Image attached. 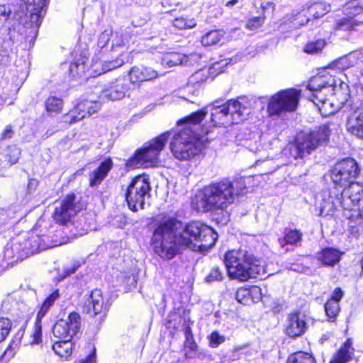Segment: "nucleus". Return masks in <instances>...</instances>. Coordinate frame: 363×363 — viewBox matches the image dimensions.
<instances>
[{
  "label": "nucleus",
  "mask_w": 363,
  "mask_h": 363,
  "mask_svg": "<svg viewBox=\"0 0 363 363\" xmlns=\"http://www.w3.org/2000/svg\"><path fill=\"white\" fill-rule=\"evenodd\" d=\"M181 225L176 218L169 216L155 219L151 245L161 258L172 259L179 252L180 246L206 252L215 245L218 234L211 227L199 221L191 222L177 234Z\"/></svg>",
  "instance_id": "nucleus-1"
},
{
  "label": "nucleus",
  "mask_w": 363,
  "mask_h": 363,
  "mask_svg": "<svg viewBox=\"0 0 363 363\" xmlns=\"http://www.w3.org/2000/svg\"><path fill=\"white\" fill-rule=\"evenodd\" d=\"M343 187L342 191L334 186L322 191L320 213L332 216L337 211H342L351 226L360 225L363 218V184L352 183Z\"/></svg>",
  "instance_id": "nucleus-2"
},
{
  "label": "nucleus",
  "mask_w": 363,
  "mask_h": 363,
  "mask_svg": "<svg viewBox=\"0 0 363 363\" xmlns=\"http://www.w3.org/2000/svg\"><path fill=\"white\" fill-rule=\"evenodd\" d=\"M306 88L311 93L308 97L324 117L347 108L348 86L340 82L337 86V81L330 74L311 77Z\"/></svg>",
  "instance_id": "nucleus-3"
},
{
  "label": "nucleus",
  "mask_w": 363,
  "mask_h": 363,
  "mask_svg": "<svg viewBox=\"0 0 363 363\" xmlns=\"http://www.w3.org/2000/svg\"><path fill=\"white\" fill-rule=\"evenodd\" d=\"M246 191V184L243 178L235 181L222 179L206 186L195 196L192 206L203 213L223 211L240 196L245 194Z\"/></svg>",
  "instance_id": "nucleus-4"
},
{
  "label": "nucleus",
  "mask_w": 363,
  "mask_h": 363,
  "mask_svg": "<svg viewBox=\"0 0 363 363\" xmlns=\"http://www.w3.org/2000/svg\"><path fill=\"white\" fill-rule=\"evenodd\" d=\"M224 263L228 276L232 279L246 281L265 273L260 262L243 249L228 251L224 256Z\"/></svg>",
  "instance_id": "nucleus-5"
},
{
  "label": "nucleus",
  "mask_w": 363,
  "mask_h": 363,
  "mask_svg": "<svg viewBox=\"0 0 363 363\" xmlns=\"http://www.w3.org/2000/svg\"><path fill=\"white\" fill-rule=\"evenodd\" d=\"M211 112V121L201 124V126H208L210 132L216 126L225 125L242 122L247 115V108L237 100H229L224 104H220L219 100H216L211 105L203 108Z\"/></svg>",
  "instance_id": "nucleus-6"
},
{
  "label": "nucleus",
  "mask_w": 363,
  "mask_h": 363,
  "mask_svg": "<svg viewBox=\"0 0 363 363\" xmlns=\"http://www.w3.org/2000/svg\"><path fill=\"white\" fill-rule=\"evenodd\" d=\"M331 135L329 125L323 124L308 132L300 133L289 147V154L294 159L303 158L318 148L328 145Z\"/></svg>",
  "instance_id": "nucleus-7"
},
{
  "label": "nucleus",
  "mask_w": 363,
  "mask_h": 363,
  "mask_svg": "<svg viewBox=\"0 0 363 363\" xmlns=\"http://www.w3.org/2000/svg\"><path fill=\"white\" fill-rule=\"evenodd\" d=\"M48 2V0H23V4L20 5L21 12L24 15L22 22L26 40L32 42L37 38Z\"/></svg>",
  "instance_id": "nucleus-8"
},
{
  "label": "nucleus",
  "mask_w": 363,
  "mask_h": 363,
  "mask_svg": "<svg viewBox=\"0 0 363 363\" xmlns=\"http://www.w3.org/2000/svg\"><path fill=\"white\" fill-rule=\"evenodd\" d=\"M171 135L172 132H166L150 140L128 160L127 165L133 169L155 166L158 162L159 155Z\"/></svg>",
  "instance_id": "nucleus-9"
},
{
  "label": "nucleus",
  "mask_w": 363,
  "mask_h": 363,
  "mask_svg": "<svg viewBox=\"0 0 363 363\" xmlns=\"http://www.w3.org/2000/svg\"><path fill=\"white\" fill-rule=\"evenodd\" d=\"M206 116V111L201 109L184 118L179 122L183 123V128L174 134L171 143L180 142L182 144L187 143L198 144V141L202 135H208L210 133L208 126H201V123Z\"/></svg>",
  "instance_id": "nucleus-10"
},
{
  "label": "nucleus",
  "mask_w": 363,
  "mask_h": 363,
  "mask_svg": "<svg viewBox=\"0 0 363 363\" xmlns=\"http://www.w3.org/2000/svg\"><path fill=\"white\" fill-rule=\"evenodd\" d=\"M11 10L6 5L0 6V46L4 52H13L14 48L21 41L20 23L10 19Z\"/></svg>",
  "instance_id": "nucleus-11"
},
{
  "label": "nucleus",
  "mask_w": 363,
  "mask_h": 363,
  "mask_svg": "<svg viewBox=\"0 0 363 363\" xmlns=\"http://www.w3.org/2000/svg\"><path fill=\"white\" fill-rule=\"evenodd\" d=\"M361 172V168L357 162L347 157L335 163L330 173V178L335 186L343 187L357 183L355 180Z\"/></svg>",
  "instance_id": "nucleus-12"
},
{
  "label": "nucleus",
  "mask_w": 363,
  "mask_h": 363,
  "mask_svg": "<svg viewBox=\"0 0 363 363\" xmlns=\"http://www.w3.org/2000/svg\"><path fill=\"white\" fill-rule=\"evenodd\" d=\"M151 186L147 179L143 176L134 178L125 192V200L129 208L138 211L144 208L145 201L150 197Z\"/></svg>",
  "instance_id": "nucleus-13"
},
{
  "label": "nucleus",
  "mask_w": 363,
  "mask_h": 363,
  "mask_svg": "<svg viewBox=\"0 0 363 363\" xmlns=\"http://www.w3.org/2000/svg\"><path fill=\"white\" fill-rule=\"evenodd\" d=\"M300 91L288 89L279 91L270 98L267 111L270 116L294 111L299 101Z\"/></svg>",
  "instance_id": "nucleus-14"
},
{
  "label": "nucleus",
  "mask_w": 363,
  "mask_h": 363,
  "mask_svg": "<svg viewBox=\"0 0 363 363\" xmlns=\"http://www.w3.org/2000/svg\"><path fill=\"white\" fill-rule=\"evenodd\" d=\"M81 327V318L78 313L72 312L68 320L60 319L52 328L54 336L59 339L72 340L77 334Z\"/></svg>",
  "instance_id": "nucleus-15"
},
{
  "label": "nucleus",
  "mask_w": 363,
  "mask_h": 363,
  "mask_svg": "<svg viewBox=\"0 0 363 363\" xmlns=\"http://www.w3.org/2000/svg\"><path fill=\"white\" fill-rule=\"evenodd\" d=\"M308 329L307 317L299 312L289 313L284 325V333L290 338L303 335Z\"/></svg>",
  "instance_id": "nucleus-16"
},
{
  "label": "nucleus",
  "mask_w": 363,
  "mask_h": 363,
  "mask_svg": "<svg viewBox=\"0 0 363 363\" xmlns=\"http://www.w3.org/2000/svg\"><path fill=\"white\" fill-rule=\"evenodd\" d=\"M76 200L74 194H69L62 201L60 206L55 208L53 217L57 223L65 225L82 209Z\"/></svg>",
  "instance_id": "nucleus-17"
},
{
  "label": "nucleus",
  "mask_w": 363,
  "mask_h": 363,
  "mask_svg": "<svg viewBox=\"0 0 363 363\" xmlns=\"http://www.w3.org/2000/svg\"><path fill=\"white\" fill-rule=\"evenodd\" d=\"M349 106L351 113L347 116V130L352 135L363 138V104L356 102Z\"/></svg>",
  "instance_id": "nucleus-18"
},
{
  "label": "nucleus",
  "mask_w": 363,
  "mask_h": 363,
  "mask_svg": "<svg viewBox=\"0 0 363 363\" xmlns=\"http://www.w3.org/2000/svg\"><path fill=\"white\" fill-rule=\"evenodd\" d=\"M104 298L100 289L93 290L82 303L83 313L94 317L106 311Z\"/></svg>",
  "instance_id": "nucleus-19"
},
{
  "label": "nucleus",
  "mask_w": 363,
  "mask_h": 363,
  "mask_svg": "<svg viewBox=\"0 0 363 363\" xmlns=\"http://www.w3.org/2000/svg\"><path fill=\"white\" fill-rule=\"evenodd\" d=\"M128 89L129 82L127 79L124 78L116 79L107 88L101 91L99 99L103 101L105 100H121L125 97Z\"/></svg>",
  "instance_id": "nucleus-20"
},
{
  "label": "nucleus",
  "mask_w": 363,
  "mask_h": 363,
  "mask_svg": "<svg viewBox=\"0 0 363 363\" xmlns=\"http://www.w3.org/2000/svg\"><path fill=\"white\" fill-rule=\"evenodd\" d=\"M331 10L330 5L325 2L315 3L306 10H303L296 16L295 21L301 26L308 23L311 18L317 19L323 17Z\"/></svg>",
  "instance_id": "nucleus-21"
},
{
  "label": "nucleus",
  "mask_w": 363,
  "mask_h": 363,
  "mask_svg": "<svg viewBox=\"0 0 363 363\" xmlns=\"http://www.w3.org/2000/svg\"><path fill=\"white\" fill-rule=\"evenodd\" d=\"M170 149L174 157L179 160H189L200 152L197 144L191 143L182 144L180 142H176L175 143H170Z\"/></svg>",
  "instance_id": "nucleus-22"
},
{
  "label": "nucleus",
  "mask_w": 363,
  "mask_h": 363,
  "mask_svg": "<svg viewBox=\"0 0 363 363\" xmlns=\"http://www.w3.org/2000/svg\"><path fill=\"white\" fill-rule=\"evenodd\" d=\"M129 77L130 82L135 84L153 80L158 77V74L151 67H133L129 72Z\"/></svg>",
  "instance_id": "nucleus-23"
},
{
  "label": "nucleus",
  "mask_w": 363,
  "mask_h": 363,
  "mask_svg": "<svg viewBox=\"0 0 363 363\" xmlns=\"http://www.w3.org/2000/svg\"><path fill=\"white\" fill-rule=\"evenodd\" d=\"M112 167L113 162L111 158H107L103 161L96 169L90 173L89 186L94 187L101 184Z\"/></svg>",
  "instance_id": "nucleus-24"
},
{
  "label": "nucleus",
  "mask_w": 363,
  "mask_h": 363,
  "mask_svg": "<svg viewBox=\"0 0 363 363\" xmlns=\"http://www.w3.org/2000/svg\"><path fill=\"white\" fill-rule=\"evenodd\" d=\"M342 255V253L337 249L325 247L317 253L316 258L318 261L321 262L323 265L333 267L340 262Z\"/></svg>",
  "instance_id": "nucleus-25"
},
{
  "label": "nucleus",
  "mask_w": 363,
  "mask_h": 363,
  "mask_svg": "<svg viewBox=\"0 0 363 363\" xmlns=\"http://www.w3.org/2000/svg\"><path fill=\"white\" fill-rule=\"evenodd\" d=\"M303 233L299 230L286 228L283 239H279V244L283 249L287 250L286 246H300L302 241Z\"/></svg>",
  "instance_id": "nucleus-26"
},
{
  "label": "nucleus",
  "mask_w": 363,
  "mask_h": 363,
  "mask_svg": "<svg viewBox=\"0 0 363 363\" xmlns=\"http://www.w3.org/2000/svg\"><path fill=\"white\" fill-rule=\"evenodd\" d=\"M50 308L43 303L36 316L33 333L31 335V344H39L42 340V319L46 315Z\"/></svg>",
  "instance_id": "nucleus-27"
},
{
  "label": "nucleus",
  "mask_w": 363,
  "mask_h": 363,
  "mask_svg": "<svg viewBox=\"0 0 363 363\" xmlns=\"http://www.w3.org/2000/svg\"><path fill=\"white\" fill-rule=\"evenodd\" d=\"M72 345L71 340H63L55 342L52 350L59 357L67 359L72 353Z\"/></svg>",
  "instance_id": "nucleus-28"
},
{
  "label": "nucleus",
  "mask_w": 363,
  "mask_h": 363,
  "mask_svg": "<svg viewBox=\"0 0 363 363\" xmlns=\"http://www.w3.org/2000/svg\"><path fill=\"white\" fill-rule=\"evenodd\" d=\"M286 363H316V361L311 353L298 351L290 354Z\"/></svg>",
  "instance_id": "nucleus-29"
},
{
  "label": "nucleus",
  "mask_w": 363,
  "mask_h": 363,
  "mask_svg": "<svg viewBox=\"0 0 363 363\" xmlns=\"http://www.w3.org/2000/svg\"><path fill=\"white\" fill-rule=\"evenodd\" d=\"M225 32L222 30H211L201 38V43L204 46H211L219 43L223 38Z\"/></svg>",
  "instance_id": "nucleus-30"
},
{
  "label": "nucleus",
  "mask_w": 363,
  "mask_h": 363,
  "mask_svg": "<svg viewBox=\"0 0 363 363\" xmlns=\"http://www.w3.org/2000/svg\"><path fill=\"white\" fill-rule=\"evenodd\" d=\"M63 106V101L60 98L50 96L45 101L46 111L49 113H60Z\"/></svg>",
  "instance_id": "nucleus-31"
},
{
  "label": "nucleus",
  "mask_w": 363,
  "mask_h": 363,
  "mask_svg": "<svg viewBox=\"0 0 363 363\" xmlns=\"http://www.w3.org/2000/svg\"><path fill=\"white\" fill-rule=\"evenodd\" d=\"M354 66H355V64L353 58L350 57V53L333 62V67L339 70H344Z\"/></svg>",
  "instance_id": "nucleus-32"
},
{
  "label": "nucleus",
  "mask_w": 363,
  "mask_h": 363,
  "mask_svg": "<svg viewBox=\"0 0 363 363\" xmlns=\"http://www.w3.org/2000/svg\"><path fill=\"white\" fill-rule=\"evenodd\" d=\"M363 11V0H352L345 5V11L355 16Z\"/></svg>",
  "instance_id": "nucleus-33"
},
{
  "label": "nucleus",
  "mask_w": 363,
  "mask_h": 363,
  "mask_svg": "<svg viewBox=\"0 0 363 363\" xmlns=\"http://www.w3.org/2000/svg\"><path fill=\"white\" fill-rule=\"evenodd\" d=\"M183 54L178 52H172L165 55L163 58V63L169 67L176 65H183Z\"/></svg>",
  "instance_id": "nucleus-34"
},
{
  "label": "nucleus",
  "mask_w": 363,
  "mask_h": 363,
  "mask_svg": "<svg viewBox=\"0 0 363 363\" xmlns=\"http://www.w3.org/2000/svg\"><path fill=\"white\" fill-rule=\"evenodd\" d=\"M38 240L39 238L37 236H32L26 240L22 250L27 255L34 254L39 248Z\"/></svg>",
  "instance_id": "nucleus-35"
},
{
  "label": "nucleus",
  "mask_w": 363,
  "mask_h": 363,
  "mask_svg": "<svg viewBox=\"0 0 363 363\" xmlns=\"http://www.w3.org/2000/svg\"><path fill=\"white\" fill-rule=\"evenodd\" d=\"M172 25L179 29H190L196 26V22L194 18L187 19L184 17H179L172 21Z\"/></svg>",
  "instance_id": "nucleus-36"
},
{
  "label": "nucleus",
  "mask_w": 363,
  "mask_h": 363,
  "mask_svg": "<svg viewBox=\"0 0 363 363\" xmlns=\"http://www.w3.org/2000/svg\"><path fill=\"white\" fill-rule=\"evenodd\" d=\"M325 311L328 318H335L340 311L339 303L334 300H328L325 304Z\"/></svg>",
  "instance_id": "nucleus-37"
},
{
  "label": "nucleus",
  "mask_w": 363,
  "mask_h": 363,
  "mask_svg": "<svg viewBox=\"0 0 363 363\" xmlns=\"http://www.w3.org/2000/svg\"><path fill=\"white\" fill-rule=\"evenodd\" d=\"M235 298L243 305H250L251 300L249 288L242 287L238 289L235 294Z\"/></svg>",
  "instance_id": "nucleus-38"
},
{
  "label": "nucleus",
  "mask_w": 363,
  "mask_h": 363,
  "mask_svg": "<svg viewBox=\"0 0 363 363\" xmlns=\"http://www.w3.org/2000/svg\"><path fill=\"white\" fill-rule=\"evenodd\" d=\"M357 25L352 19L343 18L336 23L335 30L344 31L354 30Z\"/></svg>",
  "instance_id": "nucleus-39"
},
{
  "label": "nucleus",
  "mask_w": 363,
  "mask_h": 363,
  "mask_svg": "<svg viewBox=\"0 0 363 363\" xmlns=\"http://www.w3.org/2000/svg\"><path fill=\"white\" fill-rule=\"evenodd\" d=\"M11 323L9 318H0V342H3L10 333Z\"/></svg>",
  "instance_id": "nucleus-40"
},
{
  "label": "nucleus",
  "mask_w": 363,
  "mask_h": 363,
  "mask_svg": "<svg viewBox=\"0 0 363 363\" xmlns=\"http://www.w3.org/2000/svg\"><path fill=\"white\" fill-rule=\"evenodd\" d=\"M325 45L323 40H318L315 42L308 43L304 48V51L307 53L314 54L318 53L322 50Z\"/></svg>",
  "instance_id": "nucleus-41"
},
{
  "label": "nucleus",
  "mask_w": 363,
  "mask_h": 363,
  "mask_svg": "<svg viewBox=\"0 0 363 363\" xmlns=\"http://www.w3.org/2000/svg\"><path fill=\"white\" fill-rule=\"evenodd\" d=\"M209 345L211 347L216 348L225 341V337L220 335L218 331H213L208 337Z\"/></svg>",
  "instance_id": "nucleus-42"
},
{
  "label": "nucleus",
  "mask_w": 363,
  "mask_h": 363,
  "mask_svg": "<svg viewBox=\"0 0 363 363\" xmlns=\"http://www.w3.org/2000/svg\"><path fill=\"white\" fill-rule=\"evenodd\" d=\"M184 347L188 348L190 351H195L197 347L190 327H186L185 328Z\"/></svg>",
  "instance_id": "nucleus-43"
},
{
  "label": "nucleus",
  "mask_w": 363,
  "mask_h": 363,
  "mask_svg": "<svg viewBox=\"0 0 363 363\" xmlns=\"http://www.w3.org/2000/svg\"><path fill=\"white\" fill-rule=\"evenodd\" d=\"M223 279V273L218 267H213L206 276L205 280L208 283L220 281Z\"/></svg>",
  "instance_id": "nucleus-44"
},
{
  "label": "nucleus",
  "mask_w": 363,
  "mask_h": 363,
  "mask_svg": "<svg viewBox=\"0 0 363 363\" xmlns=\"http://www.w3.org/2000/svg\"><path fill=\"white\" fill-rule=\"evenodd\" d=\"M251 304L258 303L262 300V291L260 287L252 286L249 288Z\"/></svg>",
  "instance_id": "nucleus-45"
},
{
  "label": "nucleus",
  "mask_w": 363,
  "mask_h": 363,
  "mask_svg": "<svg viewBox=\"0 0 363 363\" xmlns=\"http://www.w3.org/2000/svg\"><path fill=\"white\" fill-rule=\"evenodd\" d=\"M201 55L198 53H191L189 55H183V65L194 66L201 60Z\"/></svg>",
  "instance_id": "nucleus-46"
},
{
  "label": "nucleus",
  "mask_w": 363,
  "mask_h": 363,
  "mask_svg": "<svg viewBox=\"0 0 363 363\" xmlns=\"http://www.w3.org/2000/svg\"><path fill=\"white\" fill-rule=\"evenodd\" d=\"M352 354L353 352L341 347L337 352L336 359L337 361H340V363H346L351 359Z\"/></svg>",
  "instance_id": "nucleus-47"
},
{
  "label": "nucleus",
  "mask_w": 363,
  "mask_h": 363,
  "mask_svg": "<svg viewBox=\"0 0 363 363\" xmlns=\"http://www.w3.org/2000/svg\"><path fill=\"white\" fill-rule=\"evenodd\" d=\"M350 57H352L358 68L363 69V48L350 52Z\"/></svg>",
  "instance_id": "nucleus-48"
},
{
  "label": "nucleus",
  "mask_w": 363,
  "mask_h": 363,
  "mask_svg": "<svg viewBox=\"0 0 363 363\" xmlns=\"http://www.w3.org/2000/svg\"><path fill=\"white\" fill-rule=\"evenodd\" d=\"M264 16H257L250 19L246 25L247 28L251 30H254L259 28L264 21Z\"/></svg>",
  "instance_id": "nucleus-49"
},
{
  "label": "nucleus",
  "mask_w": 363,
  "mask_h": 363,
  "mask_svg": "<svg viewBox=\"0 0 363 363\" xmlns=\"http://www.w3.org/2000/svg\"><path fill=\"white\" fill-rule=\"evenodd\" d=\"M90 106V100H84L78 103L75 108L80 113L82 116L84 118L87 116L88 108Z\"/></svg>",
  "instance_id": "nucleus-50"
},
{
  "label": "nucleus",
  "mask_w": 363,
  "mask_h": 363,
  "mask_svg": "<svg viewBox=\"0 0 363 363\" xmlns=\"http://www.w3.org/2000/svg\"><path fill=\"white\" fill-rule=\"evenodd\" d=\"M111 32L105 30L99 35V40H98V45L99 47L103 48L106 47L108 41L110 40V35Z\"/></svg>",
  "instance_id": "nucleus-51"
},
{
  "label": "nucleus",
  "mask_w": 363,
  "mask_h": 363,
  "mask_svg": "<svg viewBox=\"0 0 363 363\" xmlns=\"http://www.w3.org/2000/svg\"><path fill=\"white\" fill-rule=\"evenodd\" d=\"M60 293L59 290H55L52 293L50 294L48 297L46 298V299L43 301L44 304H46L47 306L50 308L55 301H57L60 298Z\"/></svg>",
  "instance_id": "nucleus-52"
},
{
  "label": "nucleus",
  "mask_w": 363,
  "mask_h": 363,
  "mask_svg": "<svg viewBox=\"0 0 363 363\" xmlns=\"http://www.w3.org/2000/svg\"><path fill=\"white\" fill-rule=\"evenodd\" d=\"M13 131L12 130L11 125H7L1 134L0 140L10 139L13 137Z\"/></svg>",
  "instance_id": "nucleus-53"
},
{
  "label": "nucleus",
  "mask_w": 363,
  "mask_h": 363,
  "mask_svg": "<svg viewBox=\"0 0 363 363\" xmlns=\"http://www.w3.org/2000/svg\"><path fill=\"white\" fill-rule=\"evenodd\" d=\"M100 109V104L98 101L90 100V106L88 108L87 116L96 113Z\"/></svg>",
  "instance_id": "nucleus-54"
},
{
  "label": "nucleus",
  "mask_w": 363,
  "mask_h": 363,
  "mask_svg": "<svg viewBox=\"0 0 363 363\" xmlns=\"http://www.w3.org/2000/svg\"><path fill=\"white\" fill-rule=\"evenodd\" d=\"M77 117L73 116V113H70V111L62 116V121L66 123L72 124L76 123V118Z\"/></svg>",
  "instance_id": "nucleus-55"
},
{
  "label": "nucleus",
  "mask_w": 363,
  "mask_h": 363,
  "mask_svg": "<svg viewBox=\"0 0 363 363\" xmlns=\"http://www.w3.org/2000/svg\"><path fill=\"white\" fill-rule=\"evenodd\" d=\"M343 296V291L339 287L336 288L332 295V298L330 300L336 301L337 303L342 299Z\"/></svg>",
  "instance_id": "nucleus-56"
},
{
  "label": "nucleus",
  "mask_w": 363,
  "mask_h": 363,
  "mask_svg": "<svg viewBox=\"0 0 363 363\" xmlns=\"http://www.w3.org/2000/svg\"><path fill=\"white\" fill-rule=\"evenodd\" d=\"M242 349H243V347H241V346H238V347H234V349L230 352V354L229 355V358L232 361H235V360L239 359H240V354L238 353V352L240 350H241Z\"/></svg>",
  "instance_id": "nucleus-57"
},
{
  "label": "nucleus",
  "mask_w": 363,
  "mask_h": 363,
  "mask_svg": "<svg viewBox=\"0 0 363 363\" xmlns=\"http://www.w3.org/2000/svg\"><path fill=\"white\" fill-rule=\"evenodd\" d=\"M352 344L353 342L352 338H347L342 347L353 352L354 349L352 348Z\"/></svg>",
  "instance_id": "nucleus-58"
},
{
  "label": "nucleus",
  "mask_w": 363,
  "mask_h": 363,
  "mask_svg": "<svg viewBox=\"0 0 363 363\" xmlns=\"http://www.w3.org/2000/svg\"><path fill=\"white\" fill-rule=\"evenodd\" d=\"M78 267H79L78 265H75V266L72 267L71 268L67 269L65 270L66 274L62 277V279L65 278L67 276H69V275L74 274L77 271Z\"/></svg>",
  "instance_id": "nucleus-59"
},
{
  "label": "nucleus",
  "mask_w": 363,
  "mask_h": 363,
  "mask_svg": "<svg viewBox=\"0 0 363 363\" xmlns=\"http://www.w3.org/2000/svg\"><path fill=\"white\" fill-rule=\"evenodd\" d=\"M70 113H73V116L77 117L76 118V122H78L84 118L81 114L79 115L80 113L78 111V110H77L75 106L72 110L70 111Z\"/></svg>",
  "instance_id": "nucleus-60"
},
{
  "label": "nucleus",
  "mask_w": 363,
  "mask_h": 363,
  "mask_svg": "<svg viewBox=\"0 0 363 363\" xmlns=\"http://www.w3.org/2000/svg\"><path fill=\"white\" fill-rule=\"evenodd\" d=\"M15 155H13V157H10V159L9 160V162L11 163V164H14L17 163L18 161L19 152L18 151V150H15Z\"/></svg>",
  "instance_id": "nucleus-61"
},
{
  "label": "nucleus",
  "mask_w": 363,
  "mask_h": 363,
  "mask_svg": "<svg viewBox=\"0 0 363 363\" xmlns=\"http://www.w3.org/2000/svg\"><path fill=\"white\" fill-rule=\"evenodd\" d=\"M123 45H124V43H123V40L117 39L115 43L113 41L112 48L121 47V46H123Z\"/></svg>",
  "instance_id": "nucleus-62"
},
{
  "label": "nucleus",
  "mask_w": 363,
  "mask_h": 363,
  "mask_svg": "<svg viewBox=\"0 0 363 363\" xmlns=\"http://www.w3.org/2000/svg\"><path fill=\"white\" fill-rule=\"evenodd\" d=\"M238 3V0H230V1H228L225 4V6H227V7H233V6L237 4Z\"/></svg>",
  "instance_id": "nucleus-63"
},
{
  "label": "nucleus",
  "mask_w": 363,
  "mask_h": 363,
  "mask_svg": "<svg viewBox=\"0 0 363 363\" xmlns=\"http://www.w3.org/2000/svg\"><path fill=\"white\" fill-rule=\"evenodd\" d=\"M111 64H113V65H112L111 67H110L108 69H115V68L121 66L123 64V62H118V60H116V62H111Z\"/></svg>",
  "instance_id": "nucleus-64"
}]
</instances>
